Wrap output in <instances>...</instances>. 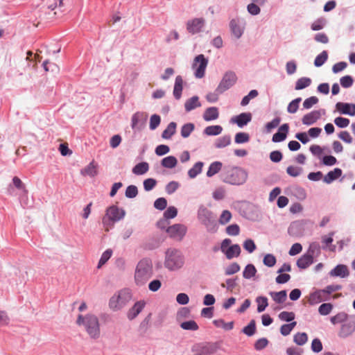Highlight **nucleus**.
<instances>
[{
	"instance_id": "f257e3e1",
	"label": "nucleus",
	"mask_w": 355,
	"mask_h": 355,
	"mask_svg": "<svg viewBox=\"0 0 355 355\" xmlns=\"http://www.w3.org/2000/svg\"><path fill=\"white\" fill-rule=\"evenodd\" d=\"M220 177L225 183L240 186L246 182L248 173L241 167L228 165L223 167Z\"/></svg>"
},
{
	"instance_id": "f03ea898",
	"label": "nucleus",
	"mask_w": 355,
	"mask_h": 355,
	"mask_svg": "<svg viewBox=\"0 0 355 355\" xmlns=\"http://www.w3.org/2000/svg\"><path fill=\"white\" fill-rule=\"evenodd\" d=\"M153 275L152 261L148 258L141 259L137 264L134 279L138 286H144Z\"/></svg>"
},
{
	"instance_id": "7ed1b4c3",
	"label": "nucleus",
	"mask_w": 355,
	"mask_h": 355,
	"mask_svg": "<svg viewBox=\"0 0 355 355\" xmlns=\"http://www.w3.org/2000/svg\"><path fill=\"white\" fill-rule=\"evenodd\" d=\"M164 267L170 271L180 269L184 264V257L182 252L176 248H168L165 252Z\"/></svg>"
},
{
	"instance_id": "20e7f679",
	"label": "nucleus",
	"mask_w": 355,
	"mask_h": 355,
	"mask_svg": "<svg viewBox=\"0 0 355 355\" xmlns=\"http://www.w3.org/2000/svg\"><path fill=\"white\" fill-rule=\"evenodd\" d=\"M198 221L207 232L214 233L218 230L216 216L204 205H200L197 211Z\"/></svg>"
},
{
	"instance_id": "39448f33",
	"label": "nucleus",
	"mask_w": 355,
	"mask_h": 355,
	"mask_svg": "<svg viewBox=\"0 0 355 355\" xmlns=\"http://www.w3.org/2000/svg\"><path fill=\"white\" fill-rule=\"evenodd\" d=\"M79 325H83L86 331L92 338H98L100 336L99 321L95 315L87 314L85 316L79 315L77 319Z\"/></svg>"
},
{
	"instance_id": "423d86ee",
	"label": "nucleus",
	"mask_w": 355,
	"mask_h": 355,
	"mask_svg": "<svg viewBox=\"0 0 355 355\" xmlns=\"http://www.w3.org/2000/svg\"><path fill=\"white\" fill-rule=\"evenodd\" d=\"M132 299L129 289H122L115 293L109 301V307L114 311L121 310Z\"/></svg>"
},
{
	"instance_id": "0eeeda50",
	"label": "nucleus",
	"mask_w": 355,
	"mask_h": 355,
	"mask_svg": "<svg viewBox=\"0 0 355 355\" xmlns=\"http://www.w3.org/2000/svg\"><path fill=\"white\" fill-rule=\"evenodd\" d=\"M208 62V59L203 54H200L195 57L192 69L194 70L196 78H202L205 76Z\"/></svg>"
},
{
	"instance_id": "6e6552de",
	"label": "nucleus",
	"mask_w": 355,
	"mask_h": 355,
	"mask_svg": "<svg viewBox=\"0 0 355 355\" xmlns=\"http://www.w3.org/2000/svg\"><path fill=\"white\" fill-rule=\"evenodd\" d=\"M237 76L232 71H226L218 85V92H225L231 88L236 82Z\"/></svg>"
},
{
	"instance_id": "1a4fd4ad",
	"label": "nucleus",
	"mask_w": 355,
	"mask_h": 355,
	"mask_svg": "<svg viewBox=\"0 0 355 355\" xmlns=\"http://www.w3.org/2000/svg\"><path fill=\"white\" fill-rule=\"evenodd\" d=\"M245 21L239 17H235L230 20L229 26L232 34L236 38L242 37L245 29Z\"/></svg>"
},
{
	"instance_id": "9d476101",
	"label": "nucleus",
	"mask_w": 355,
	"mask_h": 355,
	"mask_svg": "<svg viewBox=\"0 0 355 355\" xmlns=\"http://www.w3.org/2000/svg\"><path fill=\"white\" fill-rule=\"evenodd\" d=\"M187 232V228L182 224H174L166 229L169 236L176 241H182Z\"/></svg>"
},
{
	"instance_id": "9b49d317",
	"label": "nucleus",
	"mask_w": 355,
	"mask_h": 355,
	"mask_svg": "<svg viewBox=\"0 0 355 355\" xmlns=\"http://www.w3.org/2000/svg\"><path fill=\"white\" fill-rule=\"evenodd\" d=\"M355 331V316L351 315L346 321L341 325L340 329L338 332V336L342 338H345L352 335Z\"/></svg>"
},
{
	"instance_id": "f8f14e48",
	"label": "nucleus",
	"mask_w": 355,
	"mask_h": 355,
	"mask_svg": "<svg viewBox=\"0 0 355 355\" xmlns=\"http://www.w3.org/2000/svg\"><path fill=\"white\" fill-rule=\"evenodd\" d=\"M205 24V20L203 18H193L187 21V30L192 35L197 34L202 31Z\"/></svg>"
},
{
	"instance_id": "ddd939ff",
	"label": "nucleus",
	"mask_w": 355,
	"mask_h": 355,
	"mask_svg": "<svg viewBox=\"0 0 355 355\" xmlns=\"http://www.w3.org/2000/svg\"><path fill=\"white\" fill-rule=\"evenodd\" d=\"M324 114L325 110L323 109L311 111L303 116L302 122L304 125H311L319 120L322 115Z\"/></svg>"
},
{
	"instance_id": "4468645a",
	"label": "nucleus",
	"mask_w": 355,
	"mask_h": 355,
	"mask_svg": "<svg viewBox=\"0 0 355 355\" xmlns=\"http://www.w3.org/2000/svg\"><path fill=\"white\" fill-rule=\"evenodd\" d=\"M125 214V212L123 209H119L115 205L110 207L106 211V216L113 222L121 220L124 218Z\"/></svg>"
},
{
	"instance_id": "2eb2a0df",
	"label": "nucleus",
	"mask_w": 355,
	"mask_h": 355,
	"mask_svg": "<svg viewBox=\"0 0 355 355\" xmlns=\"http://www.w3.org/2000/svg\"><path fill=\"white\" fill-rule=\"evenodd\" d=\"M336 110L341 114L355 116V104L338 102L336 104Z\"/></svg>"
},
{
	"instance_id": "dca6fc26",
	"label": "nucleus",
	"mask_w": 355,
	"mask_h": 355,
	"mask_svg": "<svg viewBox=\"0 0 355 355\" xmlns=\"http://www.w3.org/2000/svg\"><path fill=\"white\" fill-rule=\"evenodd\" d=\"M330 277L346 278L349 275L348 267L344 264H338L329 272Z\"/></svg>"
},
{
	"instance_id": "f3484780",
	"label": "nucleus",
	"mask_w": 355,
	"mask_h": 355,
	"mask_svg": "<svg viewBox=\"0 0 355 355\" xmlns=\"http://www.w3.org/2000/svg\"><path fill=\"white\" fill-rule=\"evenodd\" d=\"M289 130L288 123L282 124L278 129V131L272 136V141L275 143L282 142L286 139Z\"/></svg>"
},
{
	"instance_id": "a211bd4d",
	"label": "nucleus",
	"mask_w": 355,
	"mask_h": 355,
	"mask_svg": "<svg viewBox=\"0 0 355 355\" xmlns=\"http://www.w3.org/2000/svg\"><path fill=\"white\" fill-rule=\"evenodd\" d=\"M146 303L144 301H138L130 308L127 313V317L130 320L135 319L144 309Z\"/></svg>"
},
{
	"instance_id": "6ab92c4d",
	"label": "nucleus",
	"mask_w": 355,
	"mask_h": 355,
	"mask_svg": "<svg viewBox=\"0 0 355 355\" xmlns=\"http://www.w3.org/2000/svg\"><path fill=\"white\" fill-rule=\"evenodd\" d=\"M252 120V114L250 112H243L232 119V122L236 123L239 128L246 125Z\"/></svg>"
},
{
	"instance_id": "aec40b11",
	"label": "nucleus",
	"mask_w": 355,
	"mask_h": 355,
	"mask_svg": "<svg viewBox=\"0 0 355 355\" xmlns=\"http://www.w3.org/2000/svg\"><path fill=\"white\" fill-rule=\"evenodd\" d=\"M148 114L144 112H137L131 118V127L132 129H139V124L146 121Z\"/></svg>"
},
{
	"instance_id": "412c9836",
	"label": "nucleus",
	"mask_w": 355,
	"mask_h": 355,
	"mask_svg": "<svg viewBox=\"0 0 355 355\" xmlns=\"http://www.w3.org/2000/svg\"><path fill=\"white\" fill-rule=\"evenodd\" d=\"M313 262V258L306 252L297 259L296 264L300 269L304 270L309 268Z\"/></svg>"
},
{
	"instance_id": "4be33fe9",
	"label": "nucleus",
	"mask_w": 355,
	"mask_h": 355,
	"mask_svg": "<svg viewBox=\"0 0 355 355\" xmlns=\"http://www.w3.org/2000/svg\"><path fill=\"white\" fill-rule=\"evenodd\" d=\"M200 106L201 103L199 101V98L197 96H192L187 99L184 103V108L187 112H191L197 107H200Z\"/></svg>"
},
{
	"instance_id": "5701e85b",
	"label": "nucleus",
	"mask_w": 355,
	"mask_h": 355,
	"mask_svg": "<svg viewBox=\"0 0 355 355\" xmlns=\"http://www.w3.org/2000/svg\"><path fill=\"white\" fill-rule=\"evenodd\" d=\"M334 235V232H331L328 235H324L322 236V243H323L322 249L326 250L329 248V250L331 252H334L336 250V246L331 245L334 239L333 236Z\"/></svg>"
},
{
	"instance_id": "b1692460",
	"label": "nucleus",
	"mask_w": 355,
	"mask_h": 355,
	"mask_svg": "<svg viewBox=\"0 0 355 355\" xmlns=\"http://www.w3.org/2000/svg\"><path fill=\"white\" fill-rule=\"evenodd\" d=\"M219 112L216 107H208L203 114V119L206 121H211L218 118Z\"/></svg>"
},
{
	"instance_id": "393cba45",
	"label": "nucleus",
	"mask_w": 355,
	"mask_h": 355,
	"mask_svg": "<svg viewBox=\"0 0 355 355\" xmlns=\"http://www.w3.org/2000/svg\"><path fill=\"white\" fill-rule=\"evenodd\" d=\"M183 89V79L181 76H178L175 78L173 96L175 99L179 100L182 96V92Z\"/></svg>"
},
{
	"instance_id": "a878e982",
	"label": "nucleus",
	"mask_w": 355,
	"mask_h": 355,
	"mask_svg": "<svg viewBox=\"0 0 355 355\" xmlns=\"http://www.w3.org/2000/svg\"><path fill=\"white\" fill-rule=\"evenodd\" d=\"M342 170L339 168H335L324 175L323 181L327 184H331L334 180L340 178L342 175Z\"/></svg>"
},
{
	"instance_id": "bb28decb",
	"label": "nucleus",
	"mask_w": 355,
	"mask_h": 355,
	"mask_svg": "<svg viewBox=\"0 0 355 355\" xmlns=\"http://www.w3.org/2000/svg\"><path fill=\"white\" fill-rule=\"evenodd\" d=\"M223 164L219 161H215L210 164L208 170L207 171V176L208 178L213 177L217 174L220 171H223Z\"/></svg>"
},
{
	"instance_id": "cd10ccee",
	"label": "nucleus",
	"mask_w": 355,
	"mask_h": 355,
	"mask_svg": "<svg viewBox=\"0 0 355 355\" xmlns=\"http://www.w3.org/2000/svg\"><path fill=\"white\" fill-rule=\"evenodd\" d=\"M325 293L323 290H318L310 295L309 303L311 304H316L326 300L324 297Z\"/></svg>"
},
{
	"instance_id": "c85d7f7f",
	"label": "nucleus",
	"mask_w": 355,
	"mask_h": 355,
	"mask_svg": "<svg viewBox=\"0 0 355 355\" xmlns=\"http://www.w3.org/2000/svg\"><path fill=\"white\" fill-rule=\"evenodd\" d=\"M80 173L83 175H87L93 178L98 173L97 165L94 163V162H92L87 166L83 168Z\"/></svg>"
},
{
	"instance_id": "c756f323",
	"label": "nucleus",
	"mask_w": 355,
	"mask_h": 355,
	"mask_svg": "<svg viewBox=\"0 0 355 355\" xmlns=\"http://www.w3.org/2000/svg\"><path fill=\"white\" fill-rule=\"evenodd\" d=\"M224 254L227 259H232L234 257H237L241 254V247L239 244H234L229 247Z\"/></svg>"
},
{
	"instance_id": "7c9ffc66",
	"label": "nucleus",
	"mask_w": 355,
	"mask_h": 355,
	"mask_svg": "<svg viewBox=\"0 0 355 355\" xmlns=\"http://www.w3.org/2000/svg\"><path fill=\"white\" fill-rule=\"evenodd\" d=\"M269 295L272 299L277 304L284 303L287 298V292L285 290L279 292L270 291Z\"/></svg>"
},
{
	"instance_id": "2f4dec72",
	"label": "nucleus",
	"mask_w": 355,
	"mask_h": 355,
	"mask_svg": "<svg viewBox=\"0 0 355 355\" xmlns=\"http://www.w3.org/2000/svg\"><path fill=\"white\" fill-rule=\"evenodd\" d=\"M149 170V164L146 162H140L136 164L132 168V173L137 175H141L147 173Z\"/></svg>"
},
{
	"instance_id": "473e14b6",
	"label": "nucleus",
	"mask_w": 355,
	"mask_h": 355,
	"mask_svg": "<svg viewBox=\"0 0 355 355\" xmlns=\"http://www.w3.org/2000/svg\"><path fill=\"white\" fill-rule=\"evenodd\" d=\"M177 124L175 122H171L167 128L162 132V137L165 139H169L175 133Z\"/></svg>"
},
{
	"instance_id": "72a5a7b5",
	"label": "nucleus",
	"mask_w": 355,
	"mask_h": 355,
	"mask_svg": "<svg viewBox=\"0 0 355 355\" xmlns=\"http://www.w3.org/2000/svg\"><path fill=\"white\" fill-rule=\"evenodd\" d=\"M223 131L222 126L219 125H209L205 128L203 132L208 136H216L220 135Z\"/></svg>"
},
{
	"instance_id": "f704fd0d",
	"label": "nucleus",
	"mask_w": 355,
	"mask_h": 355,
	"mask_svg": "<svg viewBox=\"0 0 355 355\" xmlns=\"http://www.w3.org/2000/svg\"><path fill=\"white\" fill-rule=\"evenodd\" d=\"M231 143V137L230 135H224L218 137L215 143L214 146L216 148H222L229 146Z\"/></svg>"
},
{
	"instance_id": "c9c22d12",
	"label": "nucleus",
	"mask_w": 355,
	"mask_h": 355,
	"mask_svg": "<svg viewBox=\"0 0 355 355\" xmlns=\"http://www.w3.org/2000/svg\"><path fill=\"white\" fill-rule=\"evenodd\" d=\"M257 272V270L255 266L252 263H249L245 267L243 271V277L245 279H250L255 276Z\"/></svg>"
},
{
	"instance_id": "e433bc0d",
	"label": "nucleus",
	"mask_w": 355,
	"mask_h": 355,
	"mask_svg": "<svg viewBox=\"0 0 355 355\" xmlns=\"http://www.w3.org/2000/svg\"><path fill=\"white\" fill-rule=\"evenodd\" d=\"M203 165L204 164L202 162H196L188 171V175L189 178L193 179L200 174L202 172Z\"/></svg>"
},
{
	"instance_id": "4c0bfd02",
	"label": "nucleus",
	"mask_w": 355,
	"mask_h": 355,
	"mask_svg": "<svg viewBox=\"0 0 355 355\" xmlns=\"http://www.w3.org/2000/svg\"><path fill=\"white\" fill-rule=\"evenodd\" d=\"M311 84V79L307 77H302L299 78L296 83L295 89L296 90H301L303 89Z\"/></svg>"
},
{
	"instance_id": "58836bf2",
	"label": "nucleus",
	"mask_w": 355,
	"mask_h": 355,
	"mask_svg": "<svg viewBox=\"0 0 355 355\" xmlns=\"http://www.w3.org/2000/svg\"><path fill=\"white\" fill-rule=\"evenodd\" d=\"M178 163V160L176 157L174 156H168L162 159V166L167 168H174Z\"/></svg>"
},
{
	"instance_id": "ea45409f",
	"label": "nucleus",
	"mask_w": 355,
	"mask_h": 355,
	"mask_svg": "<svg viewBox=\"0 0 355 355\" xmlns=\"http://www.w3.org/2000/svg\"><path fill=\"white\" fill-rule=\"evenodd\" d=\"M214 324L216 327H221L225 331L232 330L234 328V322H225L223 319L214 320Z\"/></svg>"
},
{
	"instance_id": "a19ab883",
	"label": "nucleus",
	"mask_w": 355,
	"mask_h": 355,
	"mask_svg": "<svg viewBox=\"0 0 355 355\" xmlns=\"http://www.w3.org/2000/svg\"><path fill=\"white\" fill-rule=\"evenodd\" d=\"M257 303V311L261 313L265 311L266 308L268 306V298L264 296H259L256 298Z\"/></svg>"
},
{
	"instance_id": "79ce46f5",
	"label": "nucleus",
	"mask_w": 355,
	"mask_h": 355,
	"mask_svg": "<svg viewBox=\"0 0 355 355\" xmlns=\"http://www.w3.org/2000/svg\"><path fill=\"white\" fill-rule=\"evenodd\" d=\"M327 58H328L327 51H322L315 58V60H314L315 66L317 67H321L327 60Z\"/></svg>"
},
{
	"instance_id": "37998d69",
	"label": "nucleus",
	"mask_w": 355,
	"mask_h": 355,
	"mask_svg": "<svg viewBox=\"0 0 355 355\" xmlns=\"http://www.w3.org/2000/svg\"><path fill=\"white\" fill-rule=\"evenodd\" d=\"M349 316H348L345 313L341 312L331 317L330 320L333 324L344 323L346 321V320L349 318Z\"/></svg>"
},
{
	"instance_id": "c03bdc74",
	"label": "nucleus",
	"mask_w": 355,
	"mask_h": 355,
	"mask_svg": "<svg viewBox=\"0 0 355 355\" xmlns=\"http://www.w3.org/2000/svg\"><path fill=\"white\" fill-rule=\"evenodd\" d=\"M194 128V124L192 123H188L184 124V125H182L181 128V136L183 138H187L193 131Z\"/></svg>"
},
{
	"instance_id": "a18cd8bd",
	"label": "nucleus",
	"mask_w": 355,
	"mask_h": 355,
	"mask_svg": "<svg viewBox=\"0 0 355 355\" xmlns=\"http://www.w3.org/2000/svg\"><path fill=\"white\" fill-rule=\"evenodd\" d=\"M306 253L313 258L315 255L318 256L320 254V246L318 242H313L309 245Z\"/></svg>"
},
{
	"instance_id": "49530a36",
	"label": "nucleus",
	"mask_w": 355,
	"mask_h": 355,
	"mask_svg": "<svg viewBox=\"0 0 355 355\" xmlns=\"http://www.w3.org/2000/svg\"><path fill=\"white\" fill-rule=\"evenodd\" d=\"M180 326L182 329L189 331H197L199 328L198 324L194 320L183 322Z\"/></svg>"
},
{
	"instance_id": "de8ad7c7",
	"label": "nucleus",
	"mask_w": 355,
	"mask_h": 355,
	"mask_svg": "<svg viewBox=\"0 0 355 355\" xmlns=\"http://www.w3.org/2000/svg\"><path fill=\"white\" fill-rule=\"evenodd\" d=\"M308 340V336L306 333H297L293 336V341L297 345H303Z\"/></svg>"
},
{
	"instance_id": "09e8293b",
	"label": "nucleus",
	"mask_w": 355,
	"mask_h": 355,
	"mask_svg": "<svg viewBox=\"0 0 355 355\" xmlns=\"http://www.w3.org/2000/svg\"><path fill=\"white\" fill-rule=\"evenodd\" d=\"M255 331L256 324L254 320H252L250 323L242 329V332L248 336H253Z\"/></svg>"
},
{
	"instance_id": "8fccbe9b",
	"label": "nucleus",
	"mask_w": 355,
	"mask_h": 355,
	"mask_svg": "<svg viewBox=\"0 0 355 355\" xmlns=\"http://www.w3.org/2000/svg\"><path fill=\"white\" fill-rule=\"evenodd\" d=\"M301 101L302 98L300 97H298L293 100L291 102H290L287 107V112L290 114H294L297 112L299 108V104L301 102Z\"/></svg>"
},
{
	"instance_id": "3c124183",
	"label": "nucleus",
	"mask_w": 355,
	"mask_h": 355,
	"mask_svg": "<svg viewBox=\"0 0 355 355\" xmlns=\"http://www.w3.org/2000/svg\"><path fill=\"white\" fill-rule=\"evenodd\" d=\"M259 95V92L256 89L251 90L248 95L245 96L241 101V105L242 106H246L249 104L251 99L256 98Z\"/></svg>"
},
{
	"instance_id": "603ef678",
	"label": "nucleus",
	"mask_w": 355,
	"mask_h": 355,
	"mask_svg": "<svg viewBox=\"0 0 355 355\" xmlns=\"http://www.w3.org/2000/svg\"><path fill=\"white\" fill-rule=\"evenodd\" d=\"M296 322H291L289 324H285L281 326L280 333L282 335L286 336L291 334L293 328L296 326Z\"/></svg>"
},
{
	"instance_id": "864d4df0",
	"label": "nucleus",
	"mask_w": 355,
	"mask_h": 355,
	"mask_svg": "<svg viewBox=\"0 0 355 355\" xmlns=\"http://www.w3.org/2000/svg\"><path fill=\"white\" fill-rule=\"evenodd\" d=\"M112 251L110 249L106 250L101 255L100 260L98 263V268H101L111 257Z\"/></svg>"
},
{
	"instance_id": "5fc2aeb1",
	"label": "nucleus",
	"mask_w": 355,
	"mask_h": 355,
	"mask_svg": "<svg viewBox=\"0 0 355 355\" xmlns=\"http://www.w3.org/2000/svg\"><path fill=\"white\" fill-rule=\"evenodd\" d=\"M277 262L275 257L272 254H267L264 256L263 263L268 267H273Z\"/></svg>"
},
{
	"instance_id": "6e6d98bb",
	"label": "nucleus",
	"mask_w": 355,
	"mask_h": 355,
	"mask_svg": "<svg viewBox=\"0 0 355 355\" xmlns=\"http://www.w3.org/2000/svg\"><path fill=\"white\" fill-rule=\"evenodd\" d=\"M333 309V305L330 303L322 304L318 308V312L322 315L329 314Z\"/></svg>"
},
{
	"instance_id": "4d7b16f0",
	"label": "nucleus",
	"mask_w": 355,
	"mask_h": 355,
	"mask_svg": "<svg viewBox=\"0 0 355 355\" xmlns=\"http://www.w3.org/2000/svg\"><path fill=\"white\" fill-rule=\"evenodd\" d=\"M160 122H161L160 116L156 114H153L150 119V125H149L150 129L152 130H155L160 124Z\"/></svg>"
},
{
	"instance_id": "13d9d810",
	"label": "nucleus",
	"mask_w": 355,
	"mask_h": 355,
	"mask_svg": "<svg viewBox=\"0 0 355 355\" xmlns=\"http://www.w3.org/2000/svg\"><path fill=\"white\" fill-rule=\"evenodd\" d=\"M178 214V209L173 206H171L164 213V218L166 220L174 218Z\"/></svg>"
},
{
	"instance_id": "bf43d9fd",
	"label": "nucleus",
	"mask_w": 355,
	"mask_h": 355,
	"mask_svg": "<svg viewBox=\"0 0 355 355\" xmlns=\"http://www.w3.org/2000/svg\"><path fill=\"white\" fill-rule=\"evenodd\" d=\"M240 269V266L237 263H232L225 268V274L226 275H232L238 272Z\"/></svg>"
},
{
	"instance_id": "052dcab7",
	"label": "nucleus",
	"mask_w": 355,
	"mask_h": 355,
	"mask_svg": "<svg viewBox=\"0 0 355 355\" xmlns=\"http://www.w3.org/2000/svg\"><path fill=\"white\" fill-rule=\"evenodd\" d=\"M350 123L349 119L342 116L336 117L334 119V123L340 128H345L349 125Z\"/></svg>"
},
{
	"instance_id": "680f3d73",
	"label": "nucleus",
	"mask_w": 355,
	"mask_h": 355,
	"mask_svg": "<svg viewBox=\"0 0 355 355\" xmlns=\"http://www.w3.org/2000/svg\"><path fill=\"white\" fill-rule=\"evenodd\" d=\"M250 140L249 135L246 132H238L235 135L234 141L236 144L246 143Z\"/></svg>"
},
{
	"instance_id": "e2e57ef3",
	"label": "nucleus",
	"mask_w": 355,
	"mask_h": 355,
	"mask_svg": "<svg viewBox=\"0 0 355 355\" xmlns=\"http://www.w3.org/2000/svg\"><path fill=\"white\" fill-rule=\"evenodd\" d=\"M138 194L137 187L135 185L128 186L125 192V197L128 198H135Z\"/></svg>"
},
{
	"instance_id": "0e129e2a",
	"label": "nucleus",
	"mask_w": 355,
	"mask_h": 355,
	"mask_svg": "<svg viewBox=\"0 0 355 355\" xmlns=\"http://www.w3.org/2000/svg\"><path fill=\"white\" fill-rule=\"evenodd\" d=\"M295 313L293 312L282 311L279 314V318L285 322H291L295 319Z\"/></svg>"
},
{
	"instance_id": "69168bd1",
	"label": "nucleus",
	"mask_w": 355,
	"mask_h": 355,
	"mask_svg": "<svg viewBox=\"0 0 355 355\" xmlns=\"http://www.w3.org/2000/svg\"><path fill=\"white\" fill-rule=\"evenodd\" d=\"M144 189L146 191L153 190L157 184L156 180L153 178H147L144 181Z\"/></svg>"
},
{
	"instance_id": "338daca9",
	"label": "nucleus",
	"mask_w": 355,
	"mask_h": 355,
	"mask_svg": "<svg viewBox=\"0 0 355 355\" xmlns=\"http://www.w3.org/2000/svg\"><path fill=\"white\" fill-rule=\"evenodd\" d=\"M232 218V214L228 210H224L221 213L219 218V223L221 225H225L230 222Z\"/></svg>"
},
{
	"instance_id": "774afa93",
	"label": "nucleus",
	"mask_w": 355,
	"mask_h": 355,
	"mask_svg": "<svg viewBox=\"0 0 355 355\" xmlns=\"http://www.w3.org/2000/svg\"><path fill=\"white\" fill-rule=\"evenodd\" d=\"M340 83L343 87L349 88L353 85L354 80L351 76L347 75L340 79Z\"/></svg>"
}]
</instances>
